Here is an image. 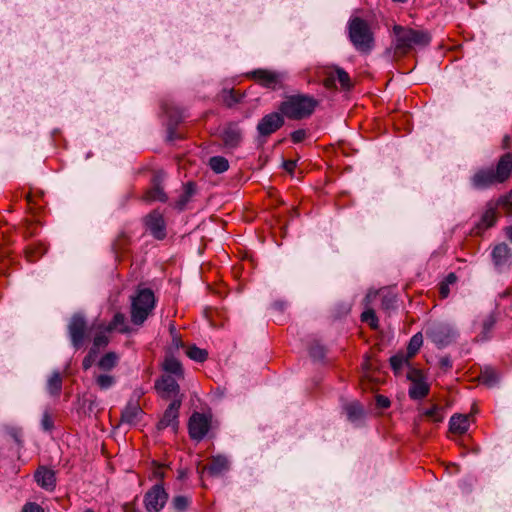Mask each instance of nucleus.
<instances>
[{
    "instance_id": "nucleus-1",
    "label": "nucleus",
    "mask_w": 512,
    "mask_h": 512,
    "mask_svg": "<svg viewBox=\"0 0 512 512\" xmlns=\"http://www.w3.org/2000/svg\"><path fill=\"white\" fill-rule=\"evenodd\" d=\"M512 172V153H505L499 160L496 170L492 168L479 169L471 178L472 186L476 189H486L505 182Z\"/></svg>"
},
{
    "instance_id": "nucleus-2",
    "label": "nucleus",
    "mask_w": 512,
    "mask_h": 512,
    "mask_svg": "<svg viewBox=\"0 0 512 512\" xmlns=\"http://www.w3.org/2000/svg\"><path fill=\"white\" fill-rule=\"evenodd\" d=\"M318 105V101L309 95L288 96L279 106L281 114L288 119L301 120L309 117Z\"/></svg>"
},
{
    "instance_id": "nucleus-3",
    "label": "nucleus",
    "mask_w": 512,
    "mask_h": 512,
    "mask_svg": "<svg viewBox=\"0 0 512 512\" xmlns=\"http://www.w3.org/2000/svg\"><path fill=\"white\" fill-rule=\"evenodd\" d=\"M348 35L354 48L361 53L368 54L374 47V34L369 23L360 18L353 17L348 22Z\"/></svg>"
},
{
    "instance_id": "nucleus-4",
    "label": "nucleus",
    "mask_w": 512,
    "mask_h": 512,
    "mask_svg": "<svg viewBox=\"0 0 512 512\" xmlns=\"http://www.w3.org/2000/svg\"><path fill=\"white\" fill-rule=\"evenodd\" d=\"M156 304L153 291L148 288L137 290L131 299V321L135 325H142L152 314Z\"/></svg>"
},
{
    "instance_id": "nucleus-5",
    "label": "nucleus",
    "mask_w": 512,
    "mask_h": 512,
    "mask_svg": "<svg viewBox=\"0 0 512 512\" xmlns=\"http://www.w3.org/2000/svg\"><path fill=\"white\" fill-rule=\"evenodd\" d=\"M395 33V51L398 54H407L411 49L416 46H425L430 42L428 33L411 28H405L396 25L394 27Z\"/></svg>"
},
{
    "instance_id": "nucleus-6",
    "label": "nucleus",
    "mask_w": 512,
    "mask_h": 512,
    "mask_svg": "<svg viewBox=\"0 0 512 512\" xmlns=\"http://www.w3.org/2000/svg\"><path fill=\"white\" fill-rule=\"evenodd\" d=\"M427 337L439 348L450 345L456 338V331L447 323H432L426 329Z\"/></svg>"
},
{
    "instance_id": "nucleus-7",
    "label": "nucleus",
    "mask_w": 512,
    "mask_h": 512,
    "mask_svg": "<svg viewBox=\"0 0 512 512\" xmlns=\"http://www.w3.org/2000/svg\"><path fill=\"white\" fill-rule=\"evenodd\" d=\"M168 500L162 484L153 485L144 495V506L148 512H160Z\"/></svg>"
},
{
    "instance_id": "nucleus-8",
    "label": "nucleus",
    "mask_w": 512,
    "mask_h": 512,
    "mask_svg": "<svg viewBox=\"0 0 512 512\" xmlns=\"http://www.w3.org/2000/svg\"><path fill=\"white\" fill-rule=\"evenodd\" d=\"M411 381L409 388V396L414 400H419L426 397L429 393V386L425 381V377L421 371L411 369L407 375Z\"/></svg>"
},
{
    "instance_id": "nucleus-9",
    "label": "nucleus",
    "mask_w": 512,
    "mask_h": 512,
    "mask_svg": "<svg viewBox=\"0 0 512 512\" xmlns=\"http://www.w3.org/2000/svg\"><path fill=\"white\" fill-rule=\"evenodd\" d=\"M69 336L74 348L79 349L85 340L87 324L81 315H74L68 325Z\"/></svg>"
},
{
    "instance_id": "nucleus-10",
    "label": "nucleus",
    "mask_w": 512,
    "mask_h": 512,
    "mask_svg": "<svg viewBox=\"0 0 512 512\" xmlns=\"http://www.w3.org/2000/svg\"><path fill=\"white\" fill-rule=\"evenodd\" d=\"M188 428L190 437L200 441L209 431L210 420L206 415L196 412L190 417Z\"/></svg>"
},
{
    "instance_id": "nucleus-11",
    "label": "nucleus",
    "mask_w": 512,
    "mask_h": 512,
    "mask_svg": "<svg viewBox=\"0 0 512 512\" xmlns=\"http://www.w3.org/2000/svg\"><path fill=\"white\" fill-rule=\"evenodd\" d=\"M181 406V398L173 399L168 408L165 410L163 417L158 422L157 427L159 430L166 429L168 427L172 428L173 432H176L178 429V416L179 409Z\"/></svg>"
},
{
    "instance_id": "nucleus-12",
    "label": "nucleus",
    "mask_w": 512,
    "mask_h": 512,
    "mask_svg": "<svg viewBox=\"0 0 512 512\" xmlns=\"http://www.w3.org/2000/svg\"><path fill=\"white\" fill-rule=\"evenodd\" d=\"M284 124L282 114L273 112L265 115L257 125V131L261 136H269L280 129Z\"/></svg>"
},
{
    "instance_id": "nucleus-13",
    "label": "nucleus",
    "mask_w": 512,
    "mask_h": 512,
    "mask_svg": "<svg viewBox=\"0 0 512 512\" xmlns=\"http://www.w3.org/2000/svg\"><path fill=\"white\" fill-rule=\"evenodd\" d=\"M492 261L498 272L508 271L511 266V253L507 244L496 245L492 250Z\"/></svg>"
},
{
    "instance_id": "nucleus-14",
    "label": "nucleus",
    "mask_w": 512,
    "mask_h": 512,
    "mask_svg": "<svg viewBox=\"0 0 512 512\" xmlns=\"http://www.w3.org/2000/svg\"><path fill=\"white\" fill-rule=\"evenodd\" d=\"M155 388L162 398H179V385L171 375H163L161 379L156 381Z\"/></svg>"
},
{
    "instance_id": "nucleus-15",
    "label": "nucleus",
    "mask_w": 512,
    "mask_h": 512,
    "mask_svg": "<svg viewBox=\"0 0 512 512\" xmlns=\"http://www.w3.org/2000/svg\"><path fill=\"white\" fill-rule=\"evenodd\" d=\"M327 77L324 79V85L327 88L335 87L336 80L340 83L341 87L345 90H349L352 86L350 77L346 71L342 68L334 67L329 68L326 72Z\"/></svg>"
},
{
    "instance_id": "nucleus-16",
    "label": "nucleus",
    "mask_w": 512,
    "mask_h": 512,
    "mask_svg": "<svg viewBox=\"0 0 512 512\" xmlns=\"http://www.w3.org/2000/svg\"><path fill=\"white\" fill-rule=\"evenodd\" d=\"M147 229L158 240H162L166 236L165 221L162 214L158 211H153L147 215L145 219Z\"/></svg>"
},
{
    "instance_id": "nucleus-17",
    "label": "nucleus",
    "mask_w": 512,
    "mask_h": 512,
    "mask_svg": "<svg viewBox=\"0 0 512 512\" xmlns=\"http://www.w3.org/2000/svg\"><path fill=\"white\" fill-rule=\"evenodd\" d=\"M251 77L258 81L262 86L275 89L281 84L283 75L265 69H258L251 72Z\"/></svg>"
},
{
    "instance_id": "nucleus-18",
    "label": "nucleus",
    "mask_w": 512,
    "mask_h": 512,
    "mask_svg": "<svg viewBox=\"0 0 512 512\" xmlns=\"http://www.w3.org/2000/svg\"><path fill=\"white\" fill-rule=\"evenodd\" d=\"M165 178V174L162 171L155 172L152 178V187L146 192L145 200L165 202L167 196L163 190L162 182Z\"/></svg>"
},
{
    "instance_id": "nucleus-19",
    "label": "nucleus",
    "mask_w": 512,
    "mask_h": 512,
    "mask_svg": "<svg viewBox=\"0 0 512 512\" xmlns=\"http://www.w3.org/2000/svg\"><path fill=\"white\" fill-rule=\"evenodd\" d=\"M221 139L225 147L235 148L242 140V130L237 123H228L222 130Z\"/></svg>"
},
{
    "instance_id": "nucleus-20",
    "label": "nucleus",
    "mask_w": 512,
    "mask_h": 512,
    "mask_svg": "<svg viewBox=\"0 0 512 512\" xmlns=\"http://www.w3.org/2000/svg\"><path fill=\"white\" fill-rule=\"evenodd\" d=\"M143 416V410L137 402H129L121 413V423L128 426L137 425Z\"/></svg>"
},
{
    "instance_id": "nucleus-21",
    "label": "nucleus",
    "mask_w": 512,
    "mask_h": 512,
    "mask_svg": "<svg viewBox=\"0 0 512 512\" xmlns=\"http://www.w3.org/2000/svg\"><path fill=\"white\" fill-rule=\"evenodd\" d=\"M229 469V461L223 455L213 456L208 465L202 467L201 473L207 471L211 476H219Z\"/></svg>"
},
{
    "instance_id": "nucleus-22",
    "label": "nucleus",
    "mask_w": 512,
    "mask_h": 512,
    "mask_svg": "<svg viewBox=\"0 0 512 512\" xmlns=\"http://www.w3.org/2000/svg\"><path fill=\"white\" fill-rule=\"evenodd\" d=\"M35 479L39 486L51 491L55 488L56 478L55 473L45 467L39 468L35 473Z\"/></svg>"
},
{
    "instance_id": "nucleus-23",
    "label": "nucleus",
    "mask_w": 512,
    "mask_h": 512,
    "mask_svg": "<svg viewBox=\"0 0 512 512\" xmlns=\"http://www.w3.org/2000/svg\"><path fill=\"white\" fill-rule=\"evenodd\" d=\"M470 426V418L468 415L456 414L453 415L449 421V429L455 434H464L468 431Z\"/></svg>"
},
{
    "instance_id": "nucleus-24",
    "label": "nucleus",
    "mask_w": 512,
    "mask_h": 512,
    "mask_svg": "<svg viewBox=\"0 0 512 512\" xmlns=\"http://www.w3.org/2000/svg\"><path fill=\"white\" fill-rule=\"evenodd\" d=\"M47 251L45 244L37 242L33 243L25 249V256L29 262H35L42 257Z\"/></svg>"
},
{
    "instance_id": "nucleus-25",
    "label": "nucleus",
    "mask_w": 512,
    "mask_h": 512,
    "mask_svg": "<svg viewBox=\"0 0 512 512\" xmlns=\"http://www.w3.org/2000/svg\"><path fill=\"white\" fill-rule=\"evenodd\" d=\"M47 391L51 396H59L62 390V377L55 371L47 380Z\"/></svg>"
},
{
    "instance_id": "nucleus-26",
    "label": "nucleus",
    "mask_w": 512,
    "mask_h": 512,
    "mask_svg": "<svg viewBox=\"0 0 512 512\" xmlns=\"http://www.w3.org/2000/svg\"><path fill=\"white\" fill-rule=\"evenodd\" d=\"M479 380L482 384L486 385L487 387H493L498 382L499 376L496 370H494L493 368L485 367L479 375Z\"/></svg>"
},
{
    "instance_id": "nucleus-27",
    "label": "nucleus",
    "mask_w": 512,
    "mask_h": 512,
    "mask_svg": "<svg viewBox=\"0 0 512 512\" xmlns=\"http://www.w3.org/2000/svg\"><path fill=\"white\" fill-rule=\"evenodd\" d=\"M126 318L125 315L122 313H116L112 319V321L104 326L106 328V331H113L118 330L121 333L128 332V327L126 325Z\"/></svg>"
},
{
    "instance_id": "nucleus-28",
    "label": "nucleus",
    "mask_w": 512,
    "mask_h": 512,
    "mask_svg": "<svg viewBox=\"0 0 512 512\" xmlns=\"http://www.w3.org/2000/svg\"><path fill=\"white\" fill-rule=\"evenodd\" d=\"M100 330L96 333L93 339V345L90 349H95V352L99 353V350L109 343V337L107 333L110 331H106V328L101 325L98 327Z\"/></svg>"
},
{
    "instance_id": "nucleus-29",
    "label": "nucleus",
    "mask_w": 512,
    "mask_h": 512,
    "mask_svg": "<svg viewBox=\"0 0 512 512\" xmlns=\"http://www.w3.org/2000/svg\"><path fill=\"white\" fill-rule=\"evenodd\" d=\"M347 418L351 422H357L362 419L364 410L358 402H352L345 407Z\"/></svg>"
},
{
    "instance_id": "nucleus-30",
    "label": "nucleus",
    "mask_w": 512,
    "mask_h": 512,
    "mask_svg": "<svg viewBox=\"0 0 512 512\" xmlns=\"http://www.w3.org/2000/svg\"><path fill=\"white\" fill-rule=\"evenodd\" d=\"M119 361V357L114 352H108L98 362V366L100 369L109 371L113 369Z\"/></svg>"
},
{
    "instance_id": "nucleus-31",
    "label": "nucleus",
    "mask_w": 512,
    "mask_h": 512,
    "mask_svg": "<svg viewBox=\"0 0 512 512\" xmlns=\"http://www.w3.org/2000/svg\"><path fill=\"white\" fill-rule=\"evenodd\" d=\"M163 368L166 372L181 377L183 374L181 363L174 357H167L164 361Z\"/></svg>"
},
{
    "instance_id": "nucleus-32",
    "label": "nucleus",
    "mask_w": 512,
    "mask_h": 512,
    "mask_svg": "<svg viewBox=\"0 0 512 512\" xmlns=\"http://www.w3.org/2000/svg\"><path fill=\"white\" fill-rule=\"evenodd\" d=\"M209 166L215 173H223L228 170L229 162L222 156H214L210 158Z\"/></svg>"
},
{
    "instance_id": "nucleus-33",
    "label": "nucleus",
    "mask_w": 512,
    "mask_h": 512,
    "mask_svg": "<svg viewBox=\"0 0 512 512\" xmlns=\"http://www.w3.org/2000/svg\"><path fill=\"white\" fill-rule=\"evenodd\" d=\"M190 499L183 495L175 496L171 502V508L174 512H185L190 505Z\"/></svg>"
},
{
    "instance_id": "nucleus-34",
    "label": "nucleus",
    "mask_w": 512,
    "mask_h": 512,
    "mask_svg": "<svg viewBox=\"0 0 512 512\" xmlns=\"http://www.w3.org/2000/svg\"><path fill=\"white\" fill-rule=\"evenodd\" d=\"M496 221V211L493 209V208H489L487 209L479 224H478V228L479 229H487L489 227H491Z\"/></svg>"
},
{
    "instance_id": "nucleus-35",
    "label": "nucleus",
    "mask_w": 512,
    "mask_h": 512,
    "mask_svg": "<svg viewBox=\"0 0 512 512\" xmlns=\"http://www.w3.org/2000/svg\"><path fill=\"white\" fill-rule=\"evenodd\" d=\"M186 354L190 359H192L196 362H204L208 357L207 351L204 349L198 348L197 346L188 347Z\"/></svg>"
},
{
    "instance_id": "nucleus-36",
    "label": "nucleus",
    "mask_w": 512,
    "mask_h": 512,
    "mask_svg": "<svg viewBox=\"0 0 512 512\" xmlns=\"http://www.w3.org/2000/svg\"><path fill=\"white\" fill-rule=\"evenodd\" d=\"M423 343V337L421 333L415 334L411 339L407 347V355L408 357L412 358L415 356V354L420 349L421 345Z\"/></svg>"
},
{
    "instance_id": "nucleus-37",
    "label": "nucleus",
    "mask_w": 512,
    "mask_h": 512,
    "mask_svg": "<svg viewBox=\"0 0 512 512\" xmlns=\"http://www.w3.org/2000/svg\"><path fill=\"white\" fill-rule=\"evenodd\" d=\"M97 386L101 390H107L110 389L115 383L116 379L112 375L108 374H100L95 378Z\"/></svg>"
},
{
    "instance_id": "nucleus-38",
    "label": "nucleus",
    "mask_w": 512,
    "mask_h": 512,
    "mask_svg": "<svg viewBox=\"0 0 512 512\" xmlns=\"http://www.w3.org/2000/svg\"><path fill=\"white\" fill-rule=\"evenodd\" d=\"M410 357L408 355L397 354L390 358L391 367L395 372H398L405 364L408 363Z\"/></svg>"
},
{
    "instance_id": "nucleus-39",
    "label": "nucleus",
    "mask_w": 512,
    "mask_h": 512,
    "mask_svg": "<svg viewBox=\"0 0 512 512\" xmlns=\"http://www.w3.org/2000/svg\"><path fill=\"white\" fill-rule=\"evenodd\" d=\"M361 319L362 321L368 323L369 326L373 329H376L378 327V319L373 309H368L364 311L361 315Z\"/></svg>"
},
{
    "instance_id": "nucleus-40",
    "label": "nucleus",
    "mask_w": 512,
    "mask_h": 512,
    "mask_svg": "<svg viewBox=\"0 0 512 512\" xmlns=\"http://www.w3.org/2000/svg\"><path fill=\"white\" fill-rule=\"evenodd\" d=\"M424 414L435 422H441L444 418L442 408L437 405L427 409Z\"/></svg>"
},
{
    "instance_id": "nucleus-41",
    "label": "nucleus",
    "mask_w": 512,
    "mask_h": 512,
    "mask_svg": "<svg viewBox=\"0 0 512 512\" xmlns=\"http://www.w3.org/2000/svg\"><path fill=\"white\" fill-rule=\"evenodd\" d=\"M97 352H95V349H90L88 354L85 356V358L83 359V362H82V366H83V369L84 370H88L94 363L96 357H97Z\"/></svg>"
},
{
    "instance_id": "nucleus-42",
    "label": "nucleus",
    "mask_w": 512,
    "mask_h": 512,
    "mask_svg": "<svg viewBox=\"0 0 512 512\" xmlns=\"http://www.w3.org/2000/svg\"><path fill=\"white\" fill-rule=\"evenodd\" d=\"M41 426L44 431H51L53 429V420L48 411H45L42 416Z\"/></svg>"
},
{
    "instance_id": "nucleus-43",
    "label": "nucleus",
    "mask_w": 512,
    "mask_h": 512,
    "mask_svg": "<svg viewBox=\"0 0 512 512\" xmlns=\"http://www.w3.org/2000/svg\"><path fill=\"white\" fill-rule=\"evenodd\" d=\"M309 354L314 359L320 360L324 357V349L322 346L316 345L310 348Z\"/></svg>"
},
{
    "instance_id": "nucleus-44",
    "label": "nucleus",
    "mask_w": 512,
    "mask_h": 512,
    "mask_svg": "<svg viewBox=\"0 0 512 512\" xmlns=\"http://www.w3.org/2000/svg\"><path fill=\"white\" fill-rule=\"evenodd\" d=\"M306 137V131L303 129L296 130L292 132L291 139L294 143L302 142Z\"/></svg>"
},
{
    "instance_id": "nucleus-45",
    "label": "nucleus",
    "mask_w": 512,
    "mask_h": 512,
    "mask_svg": "<svg viewBox=\"0 0 512 512\" xmlns=\"http://www.w3.org/2000/svg\"><path fill=\"white\" fill-rule=\"evenodd\" d=\"M21 512H44L43 508L36 503H27Z\"/></svg>"
},
{
    "instance_id": "nucleus-46",
    "label": "nucleus",
    "mask_w": 512,
    "mask_h": 512,
    "mask_svg": "<svg viewBox=\"0 0 512 512\" xmlns=\"http://www.w3.org/2000/svg\"><path fill=\"white\" fill-rule=\"evenodd\" d=\"M163 109H164V112H165V113L168 115V117L171 119V121H173V122H176V123H177L178 121H180V120H181L182 115H181L178 111H175V113H173V112L171 111V109H170V108H168L167 106H164V107H163Z\"/></svg>"
},
{
    "instance_id": "nucleus-47",
    "label": "nucleus",
    "mask_w": 512,
    "mask_h": 512,
    "mask_svg": "<svg viewBox=\"0 0 512 512\" xmlns=\"http://www.w3.org/2000/svg\"><path fill=\"white\" fill-rule=\"evenodd\" d=\"M450 286L447 285V283L441 282L439 286V294L442 298L448 297L450 293Z\"/></svg>"
},
{
    "instance_id": "nucleus-48",
    "label": "nucleus",
    "mask_w": 512,
    "mask_h": 512,
    "mask_svg": "<svg viewBox=\"0 0 512 512\" xmlns=\"http://www.w3.org/2000/svg\"><path fill=\"white\" fill-rule=\"evenodd\" d=\"M377 405L382 408H388L390 406V401L387 397L378 395L376 398Z\"/></svg>"
},
{
    "instance_id": "nucleus-49",
    "label": "nucleus",
    "mask_w": 512,
    "mask_h": 512,
    "mask_svg": "<svg viewBox=\"0 0 512 512\" xmlns=\"http://www.w3.org/2000/svg\"><path fill=\"white\" fill-rule=\"evenodd\" d=\"M396 300L392 297L383 299L382 305L385 309H390L394 307Z\"/></svg>"
},
{
    "instance_id": "nucleus-50",
    "label": "nucleus",
    "mask_w": 512,
    "mask_h": 512,
    "mask_svg": "<svg viewBox=\"0 0 512 512\" xmlns=\"http://www.w3.org/2000/svg\"><path fill=\"white\" fill-rule=\"evenodd\" d=\"M457 281V277L454 273H449L444 279V283H447L448 286L454 284Z\"/></svg>"
},
{
    "instance_id": "nucleus-51",
    "label": "nucleus",
    "mask_w": 512,
    "mask_h": 512,
    "mask_svg": "<svg viewBox=\"0 0 512 512\" xmlns=\"http://www.w3.org/2000/svg\"><path fill=\"white\" fill-rule=\"evenodd\" d=\"M284 168L288 172H292L296 168V162L293 160H288L284 162Z\"/></svg>"
},
{
    "instance_id": "nucleus-52",
    "label": "nucleus",
    "mask_w": 512,
    "mask_h": 512,
    "mask_svg": "<svg viewBox=\"0 0 512 512\" xmlns=\"http://www.w3.org/2000/svg\"><path fill=\"white\" fill-rule=\"evenodd\" d=\"M194 190H193V186L191 183H188L185 187V191L183 194H185L187 196V198H190L193 194Z\"/></svg>"
},
{
    "instance_id": "nucleus-53",
    "label": "nucleus",
    "mask_w": 512,
    "mask_h": 512,
    "mask_svg": "<svg viewBox=\"0 0 512 512\" xmlns=\"http://www.w3.org/2000/svg\"><path fill=\"white\" fill-rule=\"evenodd\" d=\"M493 323H494V320L492 317H489L487 320H485L484 322V330L485 331H489L491 329V327L493 326Z\"/></svg>"
},
{
    "instance_id": "nucleus-54",
    "label": "nucleus",
    "mask_w": 512,
    "mask_h": 512,
    "mask_svg": "<svg viewBox=\"0 0 512 512\" xmlns=\"http://www.w3.org/2000/svg\"><path fill=\"white\" fill-rule=\"evenodd\" d=\"M362 367H363V370H364L365 372H368V371L372 368V365H371V363H370V359H369V358H366V359H365V361H364V363H363Z\"/></svg>"
},
{
    "instance_id": "nucleus-55",
    "label": "nucleus",
    "mask_w": 512,
    "mask_h": 512,
    "mask_svg": "<svg viewBox=\"0 0 512 512\" xmlns=\"http://www.w3.org/2000/svg\"><path fill=\"white\" fill-rule=\"evenodd\" d=\"M230 100H228V104L231 105L232 103H235L238 101V98L234 91H230L229 93Z\"/></svg>"
},
{
    "instance_id": "nucleus-56",
    "label": "nucleus",
    "mask_w": 512,
    "mask_h": 512,
    "mask_svg": "<svg viewBox=\"0 0 512 512\" xmlns=\"http://www.w3.org/2000/svg\"><path fill=\"white\" fill-rule=\"evenodd\" d=\"M190 198H187V196L185 194H183L181 197H180V200H179V205L181 207H183L188 201H189Z\"/></svg>"
},
{
    "instance_id": "nucleus-57",
    "label": "nucleus",
    "mask_w": 512,
    "mask_h": 512,
    "mask_svg": "<svg viewBox=\"0 0 512 512\" xmlns=\"http://www.w3.org/2000/svg\"><path fill=\"white\" fill-rule=\"evenodd\" d=\"M154 475H155L156 477H160V478H163V476H164V475H163V472L161 471V468H160V467H159V468H157V469L154 471Z\"/></svg>"
},
{
    "instance_id": "nucleus-58",
    "label": "nucleus",
    "mask_w": 512,
    "mask_h": 512,
    "mask_svg": "<svg viewBox=\"0 0 512 512\" xmlns=\"http://www.w3.org/2000/svg\"><path fill=\"white\" fill-rule=\"evenodd\" d=\"M506 235L509 239H512V226L506 227Z\"/></svg>"
},
{
    "instance_id": "nucleus-59",
    "label": "nucleus",
    "mask_w": 512,
    "mask_h": 512,
    "mask_svg": "<svg viewBox=\"0 0 512 512\" xmlns=\"http://www.w3.org/2000/svg\"><path fill=\"white\" fill-rule=\"evenodd\" d=\"M509 198H510V193L507 196H505V198H504L503 202L501 203V205L504 206V205L510 204L509 203Z\"/></svg>"
},
{
    "instance_id": "nucleus-60",
    "label": "nucleus",
    "mask_w": 512,
    "mask_h": 512,
    "mask_svg": "<svg viewBox=\"0 0 512 512\" xmlns=\"http://www.w3.org/2000/svg\"><path fill=\"white\" fill-rule=\"evenodd\" d=\"M33 233V231H30V227H27L26 231L24 232L25 237L32 236Z\"/></svg>"
},
{
    "instance_id": "nucleus-61",
    "label": "nucleus",
    "mask_w": 512,
    "mask_h": 512,
    "mask_svg": "<svg viewBox=\"0 0 512 512\" xmlns=\"http://www.w3.org/2000/svg\"><path fill=\"white\" fill-rule=\"evenodd\" d=\"M509 140H510V137H509L508 135H506V136L504 137V140H503V142H504V146H508V142H509Z\"/></svg>"
},
{
    "instance_id": "nucleus-62",
    "label": "nucleus",
    "mask_w": 512,
    "mask_h": 512,
    "mask_svg": "<svg viewBox=\"0 0 512 512\" xmlns=\"http://www.w3.org/2000/svg\"><path fill=\"white\" fill-rule=\"evenodd\" d=\"M84 512H93L91 509H87Z\"/></svg>"
}]
</instances>
